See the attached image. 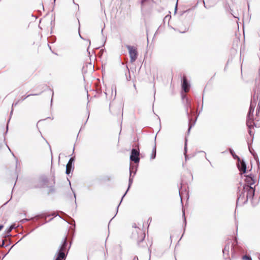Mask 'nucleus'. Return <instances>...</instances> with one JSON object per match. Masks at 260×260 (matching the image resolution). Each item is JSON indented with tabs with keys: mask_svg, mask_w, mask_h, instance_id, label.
Instances as JSON below:
<instances>
[{
	"mask_svg": "<svg viewBox=\"0 0 260 260\" xmlns=\"http://www.w3.org/2000/svg\"><path fill=\"white\" fill-rule=\"evenodd\" d=\"M71 244L70 243L68 248V242L67 237H64L61 242V245L59 246L58 249L56 251L54 256V260H66L68 251L71 247Z\"/></svg>",
	"mask_w": 260,
	"mask_h": 260,
	"instance_id": "f257e3e1",
	"label": "nucleus"
},
{
	"mask_svg": "<svg viewBox=\"0 0 260 260\" xmlns=\"http://www.w3.org/2000/svg\"><path fill=\"white\" fill-rule=\"evenodd\" d=\"M238 192L237 195V206L238 204L240 205H244L248 201V199L245 197L244 191H243V186L242 188L241 189L240 187H238Z\"/></svg>",
	"mask_w": 260,
	"mask_h": 260,
	"instance_id": "f03ea898",
	"label": "nucleus"
},
{
	"mask_svg": "<svg viewBox=\"0 0 260 260\" xmlns=\"http://www.w3.org/2000/svg\"><path fill=\"white\" fill-rule=\"evenodd\" d=\"M125 46L128 50L131 62H133L135 61L138 55L137 49L134 46L128 45H127Z\"/></svg>",
	"mask_w": 260,
	"mask_h": 260,
	"instance_id": "7ed1b4c3",
	"label": "nucleus"
},
{
	"mask_svg": "<svg viewBox=\"0 0 260 260\" xmlns=\"http://www.w3.org/2000/svg\"><path fill=\"white\" fill-rule=\"evenodd\" d=\"M243 191L246 193L247 199H252L255 193V188L246 184H243Z\"/></svg>",
	"mask_w": 260,
	"mask_h": 260,
	"instance_id": "20e7f679",
	"label": "nucleus"
},
{
	"mask_svg": "<svg viewBox=\"0 0 260 260\" xmlns=\"http://www.w3.org/2000/svg\"><path fill=\"white\" fill-rule=\"evenodd\" d=\"M140 150L139 149L133 148L131 150L129 157L130 160L134 161L136 164H138L140 161Z\"/></svg>",
	"mask_w": 260,
	"mask_h": 260,
	"instance_id": "39448f33",
	"label": "nucleus"
},
{
	"mask_svg": "<svg viewBox=\"0 0 260 260\" xmlns=\"http://www.w3.org/2000/svg\"><path fill=\"white\" fill-rule=\"evenodd\" d=\"M237 165L241 175L246 172V165L244 160H241L239 158V159H238Z\"/></svg>",
	"mask_w": 260,
	"mask_h": 260,
	"instance_id": "423d86ee",
	"label": "nucleus"
},
{
	"mask_svg": "<svg viewBox=\"0 0 260 260\" xmlns=\"http://www.w3.org/2000/svg\"><path fill=\"white\" fill-rule=\"evenodd\" d=\"M51 182V181L50 182H49V180L48 178L45 176H41L39 178V185H38V187H49V185L50 184V183Z\"/></svg>",
	"mask_w": 260,
	"mask_h": 260,
	"instance_id": "0eeeda50",
	"label": "nucleus"
},
{
	"mask_svg": "<svg viewBox=\"0 0 260 260\" xmlns=\"http://www.w3.org/2000/svg\"><path fill=\"white\" fill-rule=\"evenodd\" d=\"M181 87H182V90L184 92H187L189 90L190 84L188 82L187 79L185 76H183L182 78Z\"/></svg>",
	"mask_w": 260,
	"mask_h": 260,
	"instance_id": "6e6552de",
	"label": "nucleus"
},
{
	"mask_svg": "<svg viewBox=\"0 0 260 260\" xmlns=\"http://www.w3.org/2000/svg\"><path fill=\"white\" fill-rule=\"evenodd\" d=\"M230 248L231 249L232 254L233 252H235V244L234 243H233L232 244V245H230V244L228 243L225 245L224 248L223 249L222 252H223V255L226 254L228 256L229 253V250H230Z\"/></svg>",
	"mask_w": 260,
	"mask_h": 260,
	"instance_id": "1a4fd4ad",
	"label": "nucleus"
},
{
	"mask_svg": "<svg viewBox=\"0 0 260 260\" xmlns=\"http://www.w3.org/2000/svg\"><path fill=\"white\" fill-rule=\"evenodd\" d=\"M246 177L245 181L247 185L251 186L255 183L254 176L252 174L245 175Z\"/></svg>",
	"mask_w": 260,
	"mask_h": 260,
	"instance_id": "9d476101",
	"label": "nucleus"
},
{
	"mask_svg": "<svg viewBox=\"0 0 260 260\" xmlns=\"http://www.w3.org/2000/svg\"><path fill=\"white\" fill-rule=\"evenodd\" d=\"M44 217V216L43 215H37L35 216L34 217L31 218L30 219H27V218H24L20 220V222L21 223H24L26 222L29 221V220H32L34 221H37L39 220L40 218Z\"/></svg>",
	"mask_w": 260,
	"mask_h": 260,
	"instance_id": "9b49d317",
	"label": "nucleus"
},
{
	"mask_svg": "<svg viewBox=\"0 0 260 260\" xmlns=\"http://www.w3.org/2000/svg\"><path fill=\"white\" fill-rule=\"evenodd\" d=\"M182 99H186V114L188 117H189V113H188V108H191V103L189 101L188 98H187L186 94L182 93Z\"/></svg>",
	"mask_w": 260,
	"mask_h": 260,
	"instance_id": "f8f14e48",
	"label": "nucleus"
},
{
	"mask_svg": "<svg viewBox=\"0 0 260 260\" xmlns=\"http://www.w3.org/2000/svg\"><path fill=\"white\" fill-rule=\"evenodd\" d=\"M14 229H15V226L14 225H11L5 231L6 235L4 236V238H9L11 236V235L10 233Z\"/></svg>",
	"mask_w": 260,
	"mask_h": 260,
	"instance_id": "ddd939ff",
	"label": "nucleus"
},
{
	"mask_svg": "<svg viewBox=\"0 0 260 260\" xmlns=\"http://www.w3.org/2000/svg\"><path fill=\"white\" fill-rule=\"evenodd\" d=\"M133 177H134V175L132 176V175L131 174H129V180H128V188L126 190V191H125V193L123 195V196L121 198V201H122L123 198L125 197V196L126 195V193L127 192L128 190H129L132 184L133 183Z\"/></svg>",
	"mask_w": 260,
	"mask_h": 260,
	"instance_id": "4468645a",
	"label": "nucleus"
},
{
	"mask_svg": "<svg viewBox=\"0 0 260 260\" xmlns=\"http://www.w3.org/2000/svg\"><path fill=\"white\" fill-rule=\"evenodd\" d=\"M55 182V177L54 176H52V179L51 180V182L50 183L51 185H49V193H53L55 192V189L53 187V185H54Z\"/></svg>",
	"mask_w": 260,
	"mask_h": 260,
	"instance_id": "2eb2a0df",
	"label": "nucleus"
},
{
	"mask_svg": "<svg viewBox=\"0 0 260 260\" xmlns=\"http://www.w3.org/2000/svg\"><path fill=\"white\" fill-rule=\"evenodd\" d=\"M246 124L249 129H251L252 127H253V125H255V123H253V119L252 118H251V117L249 118L247 117V120L246 121Z\"/></svg>",
	"mask_w": 260,
	"mask_h": 260,
	"instance_id": "dca6fc26",
	"label": "nucleus"
},
{
	"mask_svg": "<svg viewBox=\"0 0 260 260\" xmlns=\"http://www.w3.org/2000/svg\"><path fill=\"white\" fill-rule=\"evenodd\" d=\"M137 171V166H135L134 165L130 164L129 166V174L132 175L134 173V176L136 174Z\"/></svg>",
	"mask_w": 260,
	"mask_h": 260,
	"instance_id": "f3484780",
	"label": "nucleus"
},
{
	"mask_svg": "<svg viewBox=\"0 0 260 260\" xmlns=\"http://www.w3.org/2000/svg\"><path fill=\"white\" fill-rule=\"evenodd\" d=\"M74 167L69 165H66V173L67 175H69L74 170Z\"/></svg>",
	"mask_w": 260,
	"mask_h": 260,
	"instance_id": "a211bd4d",
	"label": "nucleus"
},
{
	"mask_svg": "<svg viewBox=\"0 0 260 260\" xmlns=\"http://www.w3.org/2000/svg\"><path fill=\"white\" fill-rule=\"evenodd\" d=\"M254 107H255L254 106L252 105V104L251 103L250 107H249V111H248V114H247V117L248 118H249L251 116H253V112H254Z\"/></svg>",
	"mask_w": 260,
	"mask_h": 260,
	"instance_id": "6ab92c4d",
	"label": "nucleus"
},
{
	"mask_svg": "<svg viewBox=\"0 0 260 260\" xmlns=\"http://www.w3.org/2000/svg\"><path fill=\"white\" fill-rule=\"evenodd\" d=\"M156 144H155V145L152 149V153L151 154L150 158L152 159H154L156 157Z\"/></svg>",
	"mask_w": 260,
	"mask_h": 260,
	"instance_id": "aec40b11",
	"label": "nucleus"
},
{
	"mask_svg": "<svg viewBox=\"0 0 260 260\" xmlns=\"http://www.w3.org/2000/svg\"><path fill=\"white\" fill-rule=\"evenodd\" d=\"M229 150L231 154L232 155V156L235 159H239L240 157L235 154L234 151L232 148H229Z\"/></svg>",
	"mask_w": 260,
	"mask_h": 260,
	"instance_id": "412c9836",
	"label": "nucleus"
},
{
	"mask_svg": "<svg viewBox=\"0 0 260 260\" xmlns=\"http://www.w3.org/2000/svg\"><path fill=\"white\" fill-rule=\"evenodd\" d=\"M20 102V100H18L15 103H13L12 104V109H11V112H10V118H9L8 122L10 120L11 117L12 115L13 112V107L16 106V105H17Z\"/></svg>",
	"mask_w": 260,
	"mask_h": 260,
	"instance_id": "4be33fe9",
	"label": "nucleus"
},
{
	"mask_svg": "<svg viewBox=\"0 0 260 260\" xmlns=\"http://www.w3.org/2000/svg\"><path fill=\"white\" fill-rule=\"evenodd\" d=\"M39 94H29L26 96H22L21 97L20 99H19V100H20V102H22L23 101H24V100H25L27 98L30 96H32V95H39Z\"/></svg>",
	"mask_w": 260,
	"mask_h": 260,
	"instance_id": "5701e85b",
	"label": "nucleus"
},
{
	"mask_svg": "<svg viewBox=\"0 0 260 260\" xmlns=\"http://www.w3.org/2000/svg\"><path fill=\"white\" fill-rule=\"evenodd\" d=\"M75 161V157H72L70 158L67 165L74 166V163Z\"/></svg>",
	"mask_w": 260,
	"mask_h": 260,
	"instance_id": "b1692460",
	"label": "nucleus"
},
{
	"mask_svg": "<svg viewBox=\"0 0 260 260\" xmlns=\"http://www.w3.org/2000/svg\"><path fill=\"white\" fill-rule=\"evenodd\" d=\"M243 260H252V258L250 255H244L242 256Z\"/></svg>",
	"mask_w": 260,
	"mask_h": 260,
	"instance_id": "393cba45",
	"label": "nucleus"
},
{
	"mask_svg": "<svg viewBox=\"0 0 260 260\" xmlns=\"http://www.w3.org/2000/svg\"><path fill=\"white\" fill-rule=\"evenodd\" d=\"M187 140H186V141ZM187 144H186V142H185V147H184V154L185 155V159L186 160L187 159Z\"/></svg>",
	"mask_w": 260,
	"mask_h": 260,
	"instance_id": "a878e982",
	"label": "nucleus"
},
{
	"mask_svg": "<svg viewBox=\"0 0 260 260\" xmlns=\"http://www.w3.org/2000/svg\"><path fill=\"white\" fill-rule=\"evenodd\" d=\"M234 244H235V252H233V254L234 253H235L237 252V251H238V249H237V245L238 244V241H237V239L236 238H235V240H234V242L233 243Z\"/></svg>",
	"mask_w": 260,
	"mask_h": 260,
	"instance_id": "bb28decb",
	"label": "nucleus"
},
{
	"mask_svg": "<svg viewBox=\"0 0 260 260\" xmlns=\"http://www.w3.org/2000/svg\"><path fill=\"white\" fill-rule=\"evenodd\" d=\"M195 122H196V121H194V122H193V124H190V123H189L188 129V131H187V133L188 134L189 133L190 129L191 128L192 126L194 125Z\"/></svg>",
	"mask_w": 260,
	"mask_h": 260,
	"instance_id": "cd10ccee",
	"label": "nucleus"
},
{
	"mask_svg": "<svg viewBox=\"0 0 260 260\" xmlns=\"http://www.w3.org/2000/svg\"><path fill=\"white\" fill-rule=\"evenodd\" d=\"M183 222H184L185 226L186 225V217L185 216L184 211H183Z\"/></svg>",
	"mask_w": 260,
	"mask_h": 260,
	"instance_id": "c85d7f7f",
	"label": "nucleus"
},
{
	"mask_svg": "<svg viewBox=\"0 0 260 260\" xmlns=\"http://www.w3.org/2000/svg\"><path fill=\"white\" fill-rule=\"evenodd\" d=\"M78 23H79V28H78V32H79V36L80 37L81 39H83V40H85L82 37V36L80 35V22H79V19L78 20Z\"/></svg>",
	"mask_w": 260,
	"mask_h": 260,
	"instance_id": "c756f323",
	"label": "nucleus"
},
{
	"mask_svg": "<svg viewBox=\"0 0 260 260\" xmlns=\"http://www.w3.org/2000/svg\"><path fill=\"white\" fill-rule=\"evenodd\" d=\"M147 1V0H141V9L142 10L143 9V8L144 6V3Z\"/></svg>",
	"mask_w": 260,
	"mask_h": 260,
	"instance_id": "7c9ffc66",
	"label": "nucleus"
},
{
	"mask_svg": "<svg viewBox=\"0 0 260 260\" xmlns=\"http://www.w3.org/2000/svg\"><path fill=\"white\" fill-rule=\"evenodd\" d=\"M199 2H202L204 4V7L206 8V9H209L210 8V7H208L205 4V1L204 0H198V3Z\"/></svg>",
	"mask_w": 260,
	"mask_h": 260,
	"instance_id": "2f4dec72",
	"label": "nucleus"
},
{
	"mask_svg": "<svg viewBox=\"0 0 260 260\" xmlns=\"http://www.w3.org/2000/svg\"><path fill=\"white\" fill-rule=\"evenodd\" d=\"M50 90L52 92V97H51V105H52V100H53V95H54V92H53V90L50 89Z\"/></svg>",
	"mask_w": 260,
	"mask_h": 260,
	"instance_id": "473e14b6",
	"label": "nucleus"
},
{
	"mask_svg": "<svg viewBox=\"0 0 260 260\" xmlns=\"http://www.w3.org/2000/svg\"><path fill=\"white\" fill-rule=\"evenodd\" d=\"M121 202H122V201L121 200V201H120V203L119 204V205H118L117 206V208H116V214H117V212H118V208H119V206H120V204H121ZM116 216V214H115V215H114V217H115V216Z\"/></svg>",
	"mask_w": 260,
	"mask_h": 260,
	"instance_id": "72a5a7b5",
	"label": "nucleus"
},
{
	"mask_svg": "<svg viewBox=\"0 0 260 260\" xmlns=\"http://www.w3.org/2000/svg\"><path fill=\"white\" fill-rule=\"evenodd\" d=\"M121 202H122V201L121 200V201H120V203L119 204V205H118L117 206V208H116V214H117V212H118V208H119V206H120V204H121ZM116 216V214H115V215H114V217H115V216Z\"/></svg>",
	"mask_w": 260,
	"mask_h": 260,
	"instance_id": "f704fd0d",
	"label": "nucleus"
},
{
	"mask_svg": "<svg viewBox=\"0 0 260 260\" xmlns=\"http://www.w3.org/2000/svg\"><path fill=\"white\" fill-rule=\"evenodd\" d=\"M248 133L251 136H253V134H252V132L251 131V129H249L248 131Z\"/></svg>",
	"mask_w": 260,
	"mask_h": 260,
	"instance_id": "c9c22d12",
	"label": "nucleus"
},
{
	"mask_svg": "<svg viewBox=\"0 0 260 260\" xmlns=\"http://www.w3.org/2000/svg\"><path fill=\"white\" fill-rule=\"evenodd\" d=\"M9 241L11 242V241H10V239H9V238H7V241L6 242V244L9 243Z\"/></svg>",
	"mask_w": 260,
	"mask_h": 260,
	"instance_id": "e433bc0d",
	"label": "nucleus"
},
{
	"mask_svg": "<svg viewBox=\"0 0 260 260\" xmlns=\"http://www.w3.org/2000/svg\"><path fill=\"white\" fill-rule=\"evenodd\" d=\"M73 193H74V198H75V203L76 204V196L75 193L74 191H73Z\"/></svg>",
	"mask_w": 260,
	"mask_h": 260,
	"instance_id": "4c0bfd02",
	"label": "nucleus"
},
{
	"mask_svg": "<svg viewBox=\"0 0 260 260\" xmlns=\"http://www.w3.org/2000/svg\"><path fill=\"white\" fill-rule=\"evenodd\" d=\"M145 237V236L144 235V237H143V238L142 239V240H141L140 241H138V244H140V242H142L144 239Z\"/></svg>",
	"mask_w": 260,
	"mask_h": 260,
	"instance_id": "58836bf2",
	"label": "nucleus"
},
{
	"mask_svg": "<svg viewBox=\"0 0 260 260\" xmlns=\"http://www.w3.org/2000/svg\"><path fill=\"white\" fill-rule=\"evenodd\" d=\"M177 4H178V2H177L176 3V6H175V12H176L177 10Z\"/></svg>",
	"mask_w": 260,
	"mask_h": 260,
	"instance_id": "ea45409f",
	"label": "nucleus"
},
{
	"mask_svg": "<svg viewBox=\"0 0 260 260\" xmlns=\"http://www.w3.org/2000/svg\"><path fill=\"white\" fill-rule=\"evenodd\" d=\"M128 74H129V77H128V78L127 77V80H129L131 79V76H130L129 71H128Z\"/></svg>",
	"mask_w": 260,
	"mask_h": 260,
	"instance_id": "a19ab883",
	"label": "nucleus"
},
{
	"mask_svg": "<svg viewBox=\"0 0 260 260\" xmlns=\"http://www.w3.org/2000/svg\"><path fill=\"white\" fill-rule=\"evenodd\" d=\"M86 41L88 43L89 46L90 45V40L89 39H87V40H86Z\"/></svg>",
	"mask_w": 260,
	"mask_h": 260,
	"instance_id": "79ce46f5",
	"label": "nucleus"
},
{
	"mask_svg": "<svg viewBox=\"0 0 260 260\" xmlns=\"http://www.w3.org/2000/svg\"><path fill=\"white\" fill-rule=\"evenodd\" d=\"M4 225L3 224H0V231L3 229Z\"/></svg>",
	"mask_w": 260,
	"mask_h": 260,
	"instance_id": "37998d69",
	"label": "nucleus"
},
{
	"mask_svg": "<svg viewBox=\"0 0 260 260\" xmlns=\"http://www.w3.org/2000/svg\"><path fill=\"white\" fill-rule=\"evenodd\" d=\"M136 259L138 260V257L137 256H135V257H134L133 260H136Z\"/></svg>",
	"mask_w": 260,
	"mask_h": 260,
	"instance_id": "c03bdc74",
	"label": "nucleus"
},
{
	"mask_svg": "<svg viewBox=\"0 0 260 260\" xmlns=\"http://www.w3.org/2000/svg\"><path fill=\"white\" fill-rule=\"evenodd\" d=\"M256 163H257V164L258 165L259 164V160H256Z\"/></svg>",
	"mask_w": 260,
	"mask_h": 260,
	"instance_id": "a18cd8bd",
	"label": "nucleus"
},
{
	"mask_svg": "<svg viewBox=\"0 0 260 260\" xmlns=\"http://www.w3.org/2000/svg\"><path fill=\"white\" fill-rule=\"evenodd\" d=\"M8 124H7V131H8ZM7 132H6L7 133Z\"/></svg>",
	"mask_w": 260,
	"mask_h": 260,
	"instance_id": "49530a36",
	"label": "nucleus"
},
{
	"mask_svg": "<svg viewBox=\"0 0 260 260\" xmlns=\"http://www.w3.org/2000/svg\"><path fill=\"white\" fill-rule=\"evenodd\" d=\"M6 146H7V147L8 148L9 150L10 151H11L10 148L9 147V146H8L7 144H6Z\"/></svg>",
	"mask_w": 260,
	"mask_h": 260,
	"instance_id": "de8ad7c7",
	"label": "nucleus"
},
{
	"mask_svg": "<svg viewBox=\"0 0 260 260\" xmlns=\"http://www.w3.org/2000/svg\"><path fill=\"white\" fill-rule=\"evenodd\" d=\"M186 29H185V30L184 31H181V32H182V33H184V32H186Z\"/></svg>",
	"mask_w": 260,
	"mask_h": 260,
	"instance_id": "09e8293b",
	"label": "nucleus"
},
{
	"mask_svg": "<svg viewBox=\"0 0 260 260\" xmlns=\"http://www.w3.org/2000/svg\"><path fill=\"white\" fill-rule=\"evenodd\" d=\"M71 220H72L74 222H75V221H74V220H73V219L71 218Z\"/></svg>",
	"mask_w": 260,
	"mask_h": 260,
	"instance_id": "8fccbe9b",
	"label": "nucleus"
},
{
	"mask_svg": "<svg viewBox=\"0 0 260 260\" xmlns=\"http://www.w3.org/2000/svg\"><path fill=\"white\" fill-rule=\"evenodd\" d=\"M179 193L180 194V196L181 197V193H180V190H179Z\"/></svg>",
	"mask_w": 260,
	"mask_h": 260,
	"instance_id": "3c124183",
	"label": "nucleus"
},
{
	"mask_svg": "<svg viewBox=\"0 0 260 260\" xmlns=\"http://www.w3.org/2000/svg\"><path fill=\"white\" fill-rule=\"evenodd\" d=\"M149 220H151V218H149V219H148V221H149Z\"/></svg>",
	"mask_w": 260,
	"mask_h": 260,
	"instance_id": "603ef678",
	"label": "nucleus"
},
{
	"mask_svg": "<svg viewBox=\"0 0 260 260\" xmlns=\"http://www.w3.org/2000/svg\"><path fill=\"white\" fill-rule=\"evenodd\" d=\"M2 147V144H0V149Z\"/></svg>",
	"mask_w": 260,
	"mask_h": 260,
	"instance_id": "864d4df0",
	"label": "nucleus"
},
{
	"mask_svg": "<svg viewBox=\"0 0 260 260\" xmlns=\"http://www.w3.org/2000/svg\"><path fill=\"white\" fill-rule=\"evenodd\" d=\"M88 120V118H87V119L86 120V122H87Z\"/></svg>",
	"mask_w": 260,
	"mask_h": 260,
	"instance_id": "5fc2aeb1",
	"label": "nucleus"
},
{
	"mask_svg": "<svg viewBox=\"0 0 260 260\" xmlns=\"http://www.w3.org/2000/svg\"><path fill=\"white\" fill-rule=\"evenodd\" d=\"M88 120V118H87V119L86 120V122H87Z\"/></svg>",
	"mask_w": 260,
	"mask_h": 260,
	"instance_id": "6e6d98bb",
	"label": "nucleus"
},
{
	"mask_svg": "<svg viewBox=\"0 0 260 260\" xmlns=\"http://www.w3.org/2000/svg\"><path fill=\"white\" fill-rule=\"evenodd\" d=\"M88 120V118H87V119L86 120V122H87Z\"/></svg>",
	"mask_w": 260,
	"mask_h": 260,
	"instance_id": "4d7b16f0",
	"label": "nucleus"
},
{
	"mask_svg": "<svg viewBox=\"0 0 260 260\" xmlns=\"http://www.w3.org/2000/svg\"><path fill=\"white\" fill-rule=\"evenodd\" d=\"M14 245H14L12 246V247H11L10 249H11L12 247H13V246H14Z\"/></svg>",
	"mask_w": 260,
	"mask_h": 260,
	"instance_id": "13d9d810",
	"label": "nucleus"
},
{
	"mask_svg": "<svg viewBox=\"0 0 260 260\" xmlns=\"http://www.w3.org/2000/svg\"><path fill=\"white\" fill-rule=\"evenodd\" d=\"M209 161V162H210V164H211V162H210V161H209V160H208Z\"/></svg>",
	"mask_w": 260,
	"mask_h": 260,
	"instance_id": "bf43d9fd",
	"label": "nucleus"
},
{
	"mask_svg": "<svg viewBox=\"0 0 260 260\" xmlns=\"http://www.w3.org/2000/svg\"><path fill=\"white\" fill-rule=\"evenodd\" d=\"M209 161V162H210V164H211V162H210V161H209V160H208Z\"/></svg>",
	"mask_w": 260,
	"mask_h": 260,
	"instance_id": "052dcab7",
	"label": "nucleus"
},
{
	"mask_svg": "<svg viewBox=\"0 0 260 260\" xmlns=\"http://www.w3.org/2000/svg\"><path fill=\"white\" fill-rule=\"evenodd\" d=\"M134 86L136 88V85L135 84L134 85Z\"/></svg>",
	"mask_w": 260,
	"mask_h": 260,
	"instance_id": "680f3d73",
	"label": "nucleus"
},
{
	"mask_svg": "<svg viewBox=\"0 0 260 260\" xmlns=\"http://www.w3.org/2000/svg\"><path fill=\"white\" fill-rule=\"evenodd\" d=\"M39 95H40V94H41V92H40V93H39Z\"/></svg>",
	"mask_w": 260,
	"mask_h": 260,
	"instance_id": "e2e57ef3",
	"label": "nucleus"
},
{
	"mask_svg": "<svg viewBox=\"0 0 260 260\" xmlns=\"http://www.w3.org/2000/svg\"><path fill=\"white\" fill-rule=\"evenodd\" d=\"M55 1H56V0H54V3H55Z\"/></svg>",
	"mask_w": 260,
	"mask_h": 260,
	"instance_id": "0e129e2a",
	"label": "nucleus"
}]
</instances>
